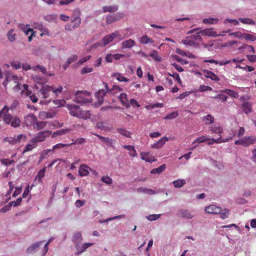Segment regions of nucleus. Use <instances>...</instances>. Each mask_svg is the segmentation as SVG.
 <instances>
[{"mask_svg":"<svg viewBox=\"0 0 256 256\" xmlns=\"http://www.w3.org/2000/svg\"><path fill=\"white\" fill-rule=\"evenodd\" d=\"M10 108L5 106L0 111V118H2L6 124H10L13 128H18L20 126L21 121L16 116H12L8 113Z\"/></svg>","mask_w":256,"mask_h":256,"instance_id":"nucleus-1","label":"nucleus"},{"mask_svg":"<svg viewBox=\"0 0 256 256\" xmlns=\"http://www.w3.org/2000/svg\"><path fill=\"white\" fill-rule=\"evenodd\" d=\"M66 107L68 108L69 114L72 116L83 120H87L90 117V111L83 110L78 106L74 104H68Z\"/></svg>","mask_w":256,"mask_h":256,"instance_id":"nucleus-2","label":"nucleus"},{"mask_svg":"<svg viewBox=\"0 0 256 256\" xmlns=\"http://www.w3.org/2000/svg\"><path fill=\"white\" fill-rule=\"evenodd\" d=\"M90 94L86 91L76 92L74 101L77 103L84 104L91 102Z\"/></svg>","mask_w":256,"mask_h":256,"instance_id":"nucleus-3","label":"nucleus"},{"mask_svg":"<svg viewBox=\"0 0 256 256\" xmlns=\"http://www.w3.org/2000/svg\"><path fill=\"white\" fill-rule=\"evenodd\" d=\"M26 136L24 134H20L17 136H8L4 138V141L12 145L20 144V142L26 141Z\"/></svg>","mask_w":256,"mask_h":256,"instance_id":"nucleus-4","label":"nucleus"},{"mask_svg":"<svg viewBox=\"0 0 256 256\" xmlns=\"http://www.w3.org/2000/svg\"><path fill=\"white\" fill-rule=\"evenodd\" d=\"M52 132L50 130L40 132L32 139L31 142L36 144L37 142H43L52 134Z\"/></svg>","mask_w":256,"mask_h":256,"instance_id":"nucleus-5","label":"nucleus"},{"mask_svg":"<svg viewBox=\"0 0 256 256\" xmlns=\"http://www.w3.org/2000/svg\"><path fill=\"white\" fill-rule=\"evenodd\" d=\"M52 87L48 85L42 86L38 91L39 96L43 98H48L50 96V94L52 92Z\"/></svg>","mask_w":256,"mask_h":256,"instance_id":"nucleus-6","label":"nucleus"},{"mask_svg":"<svg viewBox=\"0 0 256 256\" xmlns=\"http://www.w3.org/2000/svg\"><path fill=\"white\" fill-rule=\"evenodd\" d=\"M105 85V89L100 90L96 94V96L98 99L99 105H101L104 101V96H106V93L108 91V84L104 83Z\"/></svg>","mask_w":256,"mask_h":256,"instance_id":"nucleus-7","label":"nucleus"},{"mask_svg":"<svg viewBox=\"0 0 256 256\" xmlns=\"http://www.w3.org/2000/svg\"><path fill=\"white\" fill-rule=\"evenodd\" d=\"M177 216L184 219H192L194 215L188 210L180 209L177 212Z\"/></svg>","mask_w":256,"mask_h":256,"instance_id":"nucleus-8","label":"nucleus"},{"mask_svg":"<svg viewBox=\"0 0 256 256\" xmlns=\"http://www.w3.org/2000/svg\"><path fill=\"white\" fill-rule=\"evenodd\" d=\"M37 120L34 114H28L24 117V123L26 126H34Z\"/></svg>","mask_w":256,"mask_h":256,"instance_id":"nucleus-9","label":"nucleus"},{"mask_svg":"<svg viewBox=\"0 0 256 256\" xmlns=\"http://www.w3.org/2000/svg\"><path fill=\"white\" fill-rule=\"evenodd\" d=\"M205 212L208 214H217L220 212L221 208L214 204H211L205 208Z\"/></svg>","mask_w":256,"mask_h":256,"instance_id":"nucleus-10","label":"nucleus"},{"mask_svg":"<svg viewBox=\"0 0 256 256\" xmlns=\"http://www.w3.org/2000/svg\"><path fill=\"white\" fill-rule=\"evenodd\" d=\"M234 134H233L232 136H230L229 138L222 139V136L220 135V136L217 138H212L211 140H208V145L213 144L214 143L220 144L222 142H228L230 140L232 139Z\"/></svg>","mask_w":256,"mask_h":256,"instance_id":"nucleus-11","label":"nucleus"},{"mask_svg":"<svg viewBox=\"0 0 256 256\" xmlns=\"http://www.w3.org/2000/svg\"><path fill=\"white\" fill-rule=\"evenodd\" d=\"M243 146H248L250 145L256 144V136H252L242 138Z\"/></svg>","mask_w":256,"mask_h":256,"instance_id":"nucleus-12","label":"nucleus"},{"mask_svg":"<svg viewBox=\"0 0 256 256\" xmlns=\"http://www.w3.org/2000/svg\"><path fill=\"white\" fill-rule=\"evenodd\" d=\"M141 158L146 162H153L156 160L154 157L150 152H142L140 153Z\"/></svg>","mask_w":256,"mask_h":256,"instance_id":"nucleus-13","label":"nucleus"},{"mask_svg":"<svg viewBox=\"0 0 256 256\" xmlns=\"http://www.w3.org/2000/svg\"><path fill=\"white\" fill-rule=\"evenodd\" d=\"M82 238L80 232H76L73 236L72 240L76 244V248L78 250L80 248L79 244L82 241Z\"/></svg>","mask_w":256,"mask_h":256,"instance_id":"nucleus-14","label":"nucleus"},{"mask_svg":"<svg viewBox=\"0 0 256 256\" xmlns=\"http://www.w3.org/2000/svg\"><path fill=\"white\" fill-rule=\"evenodd\" d=\"M123 14H119L116 16H114L112 15H108L106 18V24H110L114 22L120 20L122 18Z\"/></svg>","mask_w":256,"mask_h":256,"instance_id":"nucleus-15","label":"nucleus"},{"mask_svg":"<svg viewBox=\"0 0 256 256\" xmlns=\"http://www.w3.org/2000/svg\"><path fill=\"white\" fill-rule=\"evenodd\" d=\"M114 39L112 34L107 35L101 40L100 42L98 43V46H105L106 45L112 42Z\"/></svg>","mask_w":256,"mask_h":256,"instance_id":"nucleus-16","label":"nucleus"},{"mask_svg":"<svg viewBox=\"0 0 256 256\" xmlns=\"http://www.w3.org/2000/svg\"><path fill=\"white\" fill-rule=\"evenodd\" d=\"M44 240H42L34 244L32 246L28 248L26 252L28 254H32L38 250L40 246L44 242Z\"/></svg>","mask_w":256,"mask_h":256,"instance_id":"nucleus-17","label":"nucleus"},{"mask_svg":"<svg viewBox=\"0 0 256 256\" xmlns=\"http://www.w3.org/2000/svg\"><path fill=\"white\" fill-rule=\"evenodd\" d=\"M122 48H130L135 46L136 42L132 39H128L123 41L122 44Z\"/></svg>","mask_w":256,"mask_h":256,"instance_id":"nucleus-18","label":"nucleus"},{"mask_svg":"<svg viewBox=\"0 0 256 256\" xmlns=\"http://www.w3.org/2000/svg\"><path fill=\"white\" fill-rule=\"evenodd\" d=\"M200 33L203 36H208L212 37H216L220 34H217L216 32L214 31L212 29L206 28L200 31Z\"/></svg>","mask_w":256,"mask_h":256,"instance_id":"nucleus-19","label":"nucleus"},{"mask_svg":"<svg viewBox=\"0 0 256 256\" xmlns=\"http://www.w3.org/2000/svg\"><path fill=\"white\" fill-rule=\"evenodd\" d=\"M89 167L85 164H82L78 170V174L80 176H86L89 174Z\"/></svg>","mask_w":256,"mask_h":256,"instance_id":"nucleus-20","label":"nucleus"},{"mask_svg":"<svg viewBox=\"0 0 256 256\" xmlns=\"http://www.w3.org/2000/svg\"><path fill=\"white\" fill-rule=\"evenodd\" d=\"M168 140V138L166 136H164L162 138L158 141L156 142L154 144L152 145V148H154L158 149L161 148L164 144Z\"/></svg>","mask_w":256,"mask_h":256,"instance_id":"nucleus-21","label":"nucleus"},{"mask_svg":"<svg viewBox=\"0 0 256 256\" xmlns=\"http://www.w3.org/2000/svg\"><path fill=\"white\" fill-rule=\"evenodd\" d=\"M204 72V76L206 78H210L212 80H214L216 82H218L220 80L219 77L212 72L208 70H205Z\"/></svg>","mask_w":256,"mask_h":256,"instance_id":"nucleus-22","label":"nucleus"},{"mask_svg":"<svg viewBox=\"0 0 256 256\" xmlns=\"http://www.w3.org/2000/svg\"><path fill=\"white\" fill-rule=\"evenodd\" d=\"M210 130L214 134H220L223 132V128L217 124H214L209 127Z\"/></svg>","mask_w":256,"mask_h":256,"instance_id":"nucleus-23","label":"nucleus"},{"mask_svg":"<svg viewBox=\"0 0 256 256\" xmlns=\"http://www.w3.org/2000/svg\"><path fill=\"white\" fill-rule=\"evenodd\" d=\"M119 100L122 105L124 106H126V108L130 106V104L128 99L127 94H126L122 93L119 96Z\"/></svg>","mask_w":256,"mask_h":256,"instance_id":"nucleus-24","label":"nucleus"},{"mask_svg":"<svg viewBox=\"0 0 256 256\" xmlns=\"http://www.w3.org/2000/svg\"><path fill=\"white\" fill-rule=\"evenodd\" d=\"M140 44H152L154 41L148 35L145 34L140 38Z\"/></svg>","mask_w":256,"mask_h":256,"instance_id":"nucleus-25","label":"nucleus"},{"mask_svg":"<svg viewBox=\"0 0 256 256\" xmlns=\"http://www.w3.org/2000/svg\"><path fill=\"white\" fill-rule=\"evenodd\" d=\"M96 136L102 142L110 146H113V144L114 140L112 139L106 137H104L98 134H96Z\"/></svg>","mask_w":256,"mask_h":256,"instance_id":"nucleus-26","label":"nucleus"},{"mask_svg":"<svg viewBox=\"0 0 256 256\" xmlns=\"http://www.w3.org/2000/svg\"><path fill=\"white\" fill-rule=\"evenodd\" d=\"M122 146L124 149L129 151V154L130 156L135 157L137 156L136 151L134 146L130 145H124Z\"/></svg>","mask_w":256,"mask_h":256,"instance_id":"nucleus-27","label":"nucleus"},{"mask_svg":"<svg viewBox=\"0 0 256 256\" xmlns=\"http://www.w3.org/2000/svg\"><path fill=\"white\" fill-rule=\"evenodd\" d=\"M112 34L114 38H118L119 40H122L128 36L126 34H122V31L116 30Z\"/></svg>","mask_w":256,"mask_h":256,"instance_id":"nucleus-28","label":"nucleus"},{"mask_svg":"<svg viewBox=\"0 0 256 256\" xmlns=\"http://www.w3.org/2000/svg\"><path fill=\"white\" fill-rule=\"evenodd\" d=\"M182 42L184 45L188 46H195L196 44L191 36L186 37L185 40H182Z\"/></svg>","mask_w":256,"mask_h":256,"instance_id":"nucleus-29","label":"nucleus"},{"mask_svg":"<svg viewBox=\"0 0 256 256\" xmlns=\"http://www.w3.org/2000/svg\"><path fill=\"white\" fill-rule=\"evenodd\" d=\"M118 10V6L116 5L110 6H104L103 7L104 12H115Z\"/></svg>","mask_w":256,"mask_h":256,"instance_id":"nucleus-30","label":"nucleus"},{"mask_svg":"<svg viewBox=\"0 0 256 256\" xmlns=\"http://www.w3.org/2000/svg\"><path fill=\"white\" fill-rule=\"evenodd\" d=\"M33 80L36 83L40 84H44L47 82L44 77L40 76H33Z\"/></svg>","mask_w":256,"mask_h":256,"instance_id":"nucleus-31","label":"nucleus"},{"mask_svg":"<svg viewBox=\"0 0 256 256\" xmlns=\"http://www.w3.org/2000/svg\"><path fill=\"white\" fill-rule=\"evenodd\" d=\"M202 120L206 124H210L214 122V118L210 114H208L202 118Z\"/></svg>","mask_w":256,"mask_h":256,"instance_id":"nucleus-32","label":"nucleus"},{"mask_svg":"<svg viewBox=\"0 0 256 256\" xmlns=\"http://www.w3.org/2000/svg\"><path fill=\"white\" fill-rule=\"evenodd\" d=\"M166 165L165 164H164L158 168H153L152 170L150 171V173L152 174H159L160 172L164 171L166 170Z\"/></svg>","mask_w":256,"mask_h":256,"instance_id":"nucleus-33","label":"nucleus"},{"mask_svg":"<svg viewBox=\"0 0 256 256\" xmlns=\"http://www.w3.org/2000/svg\"><path fill=\"white\" fill-rule=\"evenodd\" d=\"M36 124L34 126V128L38 130H42L45 128L46 126V122L41 121L35 123Z\"/></svg>","mask_w":256,"mask_h":256,"instance_id":"nucleus-34","label":"nucleus"},{"mask_svg":"<svg viewBox=\"0 0 256 256\" xmlns=\"http://www.w3.org/2000/svg\"><path fill=\"white\" fill-rule=\"evenodd\" d=\"M137 191L138 192H142L144 193L148 194L150 195L155 194V192L154 190L146 188H139L137 189Z\"/></svg>","mask_w":256,"mask_h":256,"instance_id":"nucleus-35","label":"nucleus"},{"mask_svg":"<svg viewBox=\"0 0 256 256\" xmlns=\"http://www.w3.org/2000/svg\"><path fill=\"white\" fill-rule=\"evenodd\" d=\"M172 183L175 188H180L182 187V186H184L186 184V182L184 180L180 179V180H174L172 182Z\"/></svg>","mask_w":256,"mask_h":256,"instance_id":"nucleus-36","label":"nucleus"},{"mask_svg":"<svg viewBox=\"0 0 256 256\" xmlns=\"http://www.w3.org/2000/svg\"><path fill=\"white\" fill-rule=\"evenodd\" d=\"M53 240V238H51L48 239L47 242L45 244L44 248L42 250V254H41V256H44L46 254L48 250V245L52 242Z\"/></svg>","mask_w":256,"mask_h":256,"instance_id":"nucleus-37","label":"nucleus"},{"mask_svg":"<svg viewBox=\"0 0 256 256\" xmlns=\"http://www.w3.org/2000/svg\"><path fill=\"white\" fill-rule=\"evenodd\" d=\"M238 20H240L241 22L244 24H250V25H255L256 22L250 18H239Z\"/></svg>","mask_w":256,"mask_h":256,"instance_id":"nucleus-38","label":"nucleus"},{"mask_svg":"<svg viewBox=\"0 0 256 256\" xmlns=\"http://www.w3.org/2000/svg\"><path fill=\"white\" fill-rule=\"evenodd\" d=\"M149 56L157 62H160L162 60V58L158 55V52L156 50H153Z\"/></svg>","mask_w":256,"mask_h":256,"instance_id":"nucleus-39","label":"nucleus"},{"mask_svg":"<svg viewBox=\"0 0 256 256\" xmlns=\"http://www.w3.org/2000/svg\"><path fill=\"white\" fill-rule=\"evenodd\" d=\"M223 92L234 98H238V94L237 92L230 89H225L223 90Z\"/></svg>","mask_w":256,"mask_h":256,"instance_id":"nucleus-40","label":"nucleus"},{"mask_svg":"<svg viewBox=\"0 0 256 256\" xmlns=\"http://www.w3.org/2000/svg\"><path fill=\"white\" fill-rule=\"evenodd\" d=\"M117 132L121 134L122 135L126 137L127 138H130L131 136V132L125 128H118Z\"/></svg>","mask_w":256,"mask_h":256,"instance_id":"nucleus-41","label":"nucleus"},{"mask_svg":"<svg viewBox=\"0 0 256 256\" xmlns=\"http://www.w3.org/2000/svg\"><path fill=\"white\" fill-rule=\"evenodd\" d=\"M45 174V168H44L43 169L40 170L38 172V174L36 175L35 180L38 179V183H40L42 182V178H43Z\"/></svg>","mask_w":256,"mask_h":256,"instance_id":"nucleus-42","label":"nucleus"},{"mask_svg":"<svg viewBox=\"0 0 256 256\" xmlns=\"http://www.w3.org/2000/svg\"><path fill=\"white\" fill-rule=\"evenodd\" d=\"M8 38L10 42H14L16 40V34L14 32V30L11 29L8 32Z\"/></svg>","mask_w":256,"mask_h":256,"instance_id":"nucleus-43","label":"nucleus"},{"mask_svg":"<svg viewBox=\"0 0 256 256\" xmlns=\"http://www.w3.org/2000/svg\"><path fill=\"white\" fill-rule=\"evenodd\" d=\"M81 22L80 18L78 16L74 18L70 22L73 25V28H77L79 26Z\"/></svg>","mask_w":256,"mask_h":256,"instance_id":"nucleus-44","label":"nucleus"},{"mask_svg":"<svg viewBox=\"0 0 256 256\" xmlns=\"http://www.w3.org/2000/svg\"><path fill=\"white\" fill-rule=\"evenodd\" d=\"M230 210L228 209L222 210L221 208V212L218 214H220V217L221 218L224 220L228 217Z\"/></svg>","mask_w":256,"mask_h":256,"instance_id":"nucleus-45","label":"nucleus"},{"mask_svg":"<svg viewBox=\"0 0 256 256\" xmlns=\"http://www.w3.org/2000/svg\"><path fill=\"white\" fill-rule=\"evenodd\" d=\"M242 38L246 40H250L254 42L256 40V37L252 34H249L244 33L242 34Z\"/></svg>","mask_w":256,"mask_h":256,"instance_id":"nucleus-46","label":"nucleus"},{"mask_svg":"<svg viewBox=\"0 0 256 256\" xmlns=\"http://www.w3.org/2000/svg\"><path fill=\"white\" fill-rule=\"evenodd\" d=\"M178 116V112H174L168 114L164 118L165 120H172Z\"/></svg>","mask_w":256,"mask_h":256,"instance_id":"nucleus-47","label":"nucleus"},{"mask_svg":"<svg viewBox=\"0 0 256 256\" xmlns=\"http://www.w3.org/2000/svg\"><path fill=\"white\" fill-rule=\"evenodd\" d=\"M218 20L217 18H204L202 20V22L204 24H214L216 23Z\"/></svg>","mask_w":256,"mask_h":256,"instance_id":"nucleus-48","label":"nucleus"},{"mask_svg":"<svg viewBox=\"0 0 256 256\" xmlns=\"http://www.w3.org/2000/svg\"><path fill=\"white\" fill-rule=\"evenodd\" d=\"M68 132V130H64V129L60 130H57V131L54 132L52 134V138H54V137H56V136H61V135L64 134Z\"/></svg>","mask_w":256,"mask_h":256,"instance_id":"nucleus-49","label":"nucleus"},{"mask_svg":"<svg viewBox=\"0 0 256 256\" xmlns=\"http://www.w3.org/2000/svg\"><path fill=\"white\" fill-rule=\"evenodd\" d=\"M0 162L2 164H4L6 166H8L14 163V160H10L8 158H2L0 160Z\"/></svg>","mask_w":256,"mask_h":256,"instance_id":"nucleus-50","label":"nucleus"},{"mask_svg":"<svg viewBox=\"0 0 256 256\" xmlns=\"http://www.w3.org/2000/svg\"><path fill=\"white\" fill-rule=\"evenodd\" d=\"M101 180L107 184H111L113 182L112 178L108 176H102Z\"/></svg>","mask_w":256,"mask_h":256,"instance_id":"nucleus-51","label":"nucleus"},{"mask_svg":"<svg viewBox=\"0 0 256 256\" xmlns=\"http://www.w3.org/2000/svg\"><path fill=\"white\" fill-rule=\"evenodd\" d=\"M71 145H72V144H62V143L58 144L53 146L52 150L63 148L65 146H70Z\"/></svg>","mask_w":256,"mask_h":256,"instance_id":"nucleus-52","label":"nucleus"},{"mask_svg":"<svg viewBox=\"0 0 256 256\" xmlns=\"http://www.w3.org/2000/svg\"><path fill=\"white\" fill-rule=\"evenodd\" d=\"M215 99H220L223 102H225L228 100V96L223 94H218L214 97Z\"/></svg>","mask_w":256,"mask_h":256,"instance_id":"nucleus-53","label":"nucleus"},{"mask_svg":"<svg viewBox=\"0 0 256 256\" xmlns=\"http://www.w3.org/2000/svg\"><path fill=\"white\" fill-rule=\"evenodd\" d=\"M116 76H116L117 80H118L120 82H127L129 80L128 78L124 77L120 74L118 73V74H116Z\"/></svg>","mask_w":256,"mask_h":256,"instance_id":"nucleus-54","label":"nucleus"},{"mask_svg":"<svg viewBox=\"0 0 256 256\" xmlns=\"http://www.w3.org/2000/svg\"><path fill=\"white\" fill-rule=\"evenodd\" d=\"M22 198H19L16 201L10 202L9 203V204H10V206L11 207L12 206H18L20 205V203L22 202Z\"/></svg>","mask_w":256,"mask_h":256,"instance_id":"nucleus-55","label":"nucleus"},{"mask_svg":"<svg viewBox=\"0 0 256 256\" xmlns=\"http://www.w3.org/2000/svg\"><path fill=\"white\" fill-rule=\"evenodd\" d=\"M168 75L174 78H175L180 84H182V81L181 79L180 78V77L178 74L176 73L173 72L172 74L169 73Z\"/></svg>","mask_w":256,"mask_h":256,"instance_id":"nucleus-56","label":"nucleus"},{"mask_svg":"<svg viewBox=\"0 0 256 256\" xmlns=\"http://www.w3.org/2000/svg\"><path fill=\"white\" fill-rule=\"evenodd\" d=\"M36 144H34V143L32 144H28L26 145L25 148L24 150L23 151V153H25L26 152H28L30 150H32L34 148H35Z\"/></svg>","mask_w":256,"mask_h":256,"instance_id":"nucleus-57","label":"nucleus"},{"mask_svg":"<svg viewBox=\"0 0 256 256\" xmlns=\"http://www.w3.org/2000/svg\"><path fill=\"white\" fill-rule=\"evenodd\" d=\"M207 140H210V138H206V136H202V137L196 138L195 141L193 142V144H194L196 142H198V143H202L206 142Z\"/></svg>","mask_w":256,"mask_h":256,"instance_id":"nucleus-58","label":"nucleus"},{"mask_svg":"<svg viewBox=\"0 0 256 256\" xmlns=\"http://www.w3.org/2000/svg\"><path fill=\"white\" fill-rule=\"evenodd\" d=\"M212 88L208 86L201 85L200 86L199 90L201 92H204L208 90H212Z\"/></svg>","mask_w":256,"mask_h":256,"instance_id":"nucleus-59","label":"nucleus"},{"mask_svg":"<svg viewBox=\"0 0 256 256\" xmlns=\"http://www.w3.org/2000/svg\"><path fill=\"white\" fill-rule=\"evenodd\" d=\"M53 102L54 104L56 106L58 107L62 106L66 102V101L64 100H53Z\"/></svg>","mask_w":256,"mask_h":256,"instance_id":"nucleus-60","label":"nucleus"},{"mask_svg":"<svg viewBox=\"0 0 256 256\" xmlns=\"http://www.w3.org/2000/svg\"><path fill=\"white\" fill-rule=\"evenodd\" d=\"M90 58H91L90 56H84V57L82 58L81 59L79 60L78 62V64L80 65L82 64L83 63H84V62H86V61H88V60H89Z\"/></svg>","mask_w":256,"mask_h":256,"instance_id":"nucleus-61","label":"nucleus"},{"mask_svg":"<svg viewBox=\"0 0 256 256\" xmlns=\"http://www.w3.org/2000/svg\"><path fill=\"white\" fill-rule=\"evenodd\" d=\"M160 216V214H150L147 217V218L150 221H152L158 220Z\"/></svg>","mask_w":256,"mask_h":256,"instance_id":"nucleus-62","label":"nucleus"},{"mask_svg":"<svg viewBox=\"0 0 256 256\" xmlns=\"http://www.w3.org/2000/svg\"><path fill=\"white\" fill-rule=\"evenodd\" d=\"M200 34H201L200 33V32H198L192 35L191 36L192 38L194 40V41L195 40H202V38Z\"/></svg>","mask_w":256,"mask_h":256,"instance_id":"nucleus-63","label":"nucleus"},{"mask_svg":"<svg viewBox=\"0 0 256 256\" xmlns=\"http://www.w3.org/2000/svg\"><path fill=\"white\" fill-rule=\"evenodd\" d=\"M85 202L84 200H78L76 201L74 204L76 208H80L85 204Z\"/></svg>","mask_w":256,"mask_h":256,"instance_id":"nucleus-64","label":"nucleus"}]
</instances>
